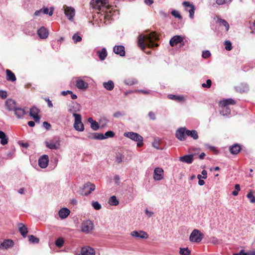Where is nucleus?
<instances>
[{
    "mask_svg": "<svg viewBox=\"0 0 255 255\" xmlns=\"http://www.w3.org/2000/svg\"><path fill=\"white\" fill-rule=\"evenodd\" d=\"M168 98L169 99L173 100L176 101L181 102L184 100V98L183 96H180L172 94L168 95Z\"/></svg>",
    "mask_w": 255,
    "mask_h": 255,
    "instance_id": "c9c22d12",
    "label": "nucleus"
},
{
    "mask_svg": "<svg viewBox=\"0 0 255 255\" xmlns=\"http://www.w3.org/2000/svg\"><path fill=\"white\" fill-rule=\"evenodd\" d=\"M233 255H248L247 254V253H245L244 250H242L238 253L234 254Z\"/></svg>",
    "mask_w": 255,
    "mask_h": 255,
    "instance_id": "774afa93",
    "label": "nucleus"
},
{
    "mask_svg": "<svg viewBox=\"0 0 255 255\" xmlns=\"http://www.w3.org/2000/svg\"><path fill=\"white\" fill-rule=\"evenodd\" d=\"M37 34L42 39H45L48 36V30L44 27H41L37 30Z\"/></svg>",
    "mask_w": 255,
    "mask_h": 255,
    "instance_id": "412c9836",
    "label": "nucleus"
},
{
    "mask_svg": "<svg viewBox=\"0 0 255 255\" xmlns=\"http://www.w3.org/2000/svg\"><path fill=\"white\" fill-rule=\"evenodd\" d=\"M19 231L21 235L23 237H25L28 233L27 229L26 227L22 223H19L18 225Z\"/></svg>",
    "mask_w": 255,
    "mask_h": 255,
    "instance_id": "bb28decb",
    "label": "nucleus"
},
{
    "mask_svg": "<svg viewBox=\"0 0 255 255\" xmlns=\"http://www.w3.org/2000/svg\"><path fill=\"white\" fill-rule=\"evenodd\" d=\"M72 39L75 43L80 42L82 40V37L80 36L77 35L76 34H74L72 36Z\"/></svg>",
    "mask_w": 255,
    "mask_h": 255,
    "instance_id": "4d7b16f0",
    "label": "nucleus"
},
{
    "mask_svg": "<svg viewBox=\"0 0 255 255\" xmlns=\"http://www.w3.org/2000/svg\"><path fill=\"white\" fill-rule=\"evenodd\" d=\"M169 44L172 47L178 44H181L183 45H184L183 38L181 36L175 35L170 39Z\"/></svg>",
    "mask_w": 255,
    "mask_h": 255,
    "instance_id": "9b49d317",
    "label": "nucleus"
},
{
    "mask_svg": "<svg viewBox=\"0 0 255 255\" xmlns=\"http://www.w3.org/2000/svg\"><path fill=\"white\" fill-rule=\"evenodd\" d=\"M124 157L125 156L123 154L119 152L116 154L115 161L118 164H120L122 162Z\"/></svg>",
    "mask_w": 255,
    "mask_h": 255,
    "instance_id": "58836bf2",
    "label": "nucleus"
},
{
    "mask_svg": "<svg viewBox=\"0 0 255 255\" xmlns=\"http://www.w3.org/2000/svg\"><path fill=\"white\" fill-rule=\"evenodd\" d=\"M236 91L240 93H245L249 91V87L247 84L242 83L236 87Z\"/></svg>",
    "mask_w": 255,
    "mask_h": 255,
    "instance_id": "393cba45",
    "label": "nucleus"
},
{
    "mask_svg": "<svg viewBox=\"0 0 255 255\" xmlns=\"http://www.w3.org/2000/svg\"><path fill=\"white\" fill-rule=\"evenodd\" d=\"M0 143L2 145H5L8 142V138L7 137L5 133L1 131L0 130Z\"/></svg>",
    "mask_w": 255,
    "mask_h": 255,
    "instance_id": "473e14b6",
    "label": "nucleus"
},
{
    "mask_svg": "<svg viewBox=\"0 0 255 255\" xmlns=\"http://www.w3.org/2000/svg\"><path fill=\"white\" fill-rule=\"evenodd\" d=\"M45 144L47 148L50 149H58L60 147V140L59 137H54L49 141H45Z\"/></svg>",
    "mask_w": 255,
    "mask_h": 255,
    "instance_id": "7ed1b4c3",
    "label": "nucleus"
},
{
    "mask_svg": "<svg viewBox=\"0 0 255 255\" xmlns=\"http://www.w3.org/2000/svg\"><path fill=\"white\" fill-rule=\"evenodd\" d=\"M130 235L132 237L140 239H146L147 238V233L142 231H140L139 232L136 231H134L131 232Z\"/></svg>",
    "mask_w": 255,
    "mask_h": 255,
    "instance_id": "a211bd4d",
    "label": "nucleus"
},
{
    "mask_svg": "<svg viewBox=\"0 0 255 255\" xmlns=\"http://www.w3.org/2000/svg\"><path fill=\"white\" fill-rule=\"evenodd\" d=\"M247 198L250 200V202L252 203H255V197L253 195L252 191H251L247 195Z\"/></svg>",
    "mask_w": 255,
    "mask_h": 255,
    "instance_id": "49530a36",
    "label": "nucleus"
},
{
    "mask_svg": "<svg viewBox=\"0 0 255 255\" xmlns=\"http://www.w3.org/2000/svg\"><path fill=\"white\" fill-rule=\"evenodd\" d=\"M218 22L220 26H223L225 27L226 31H228L230 26L228 22L226 20L218 18Z\"/></svg>",
    "mask_w": 255,
    "mask_h": 255,
    "instance_id": "f704fd0d",
    "label": "nucleus"
},
{
    "mask_svg": "<svg viewBox=\"0 0 255 255\" xmlns=\"http://www.w3.org/2000/svg\"><path fill=\"white\" fill-rule=\"evenodd\" d=\"M171 14L173 16H174L175 17L178 18L179 19H181L182 18L181 15L179 13V12L176 10H173L171 11Z\"/></svg>",
    "mask_w": 255,
    "mask_h": 255,
    "instance_id": "6e6d98bb",
    "label": "nucleus"
},
{
    "mask_svg": "<svg viewBox=\"0 0 255 255\" xmlns=\"http://www.w3.org/2000/svg\"><path fill=\"white\" fill-rule=\"evenodd\" d=\"M186 134L188 136L192 137L194 139H197L199 138V136L197 131L195 130H189L187 129Z\"/></svg>",
    "mask_w": 255,
    "mask_h": 255,
    "instance_id": "7c9ffc66",
    "label": "nucleus"
},
{
    "mask_svg": "<svg viewBox=\"0 0 255 255\" xmlns=\"http://www.w3.org/2000/svg\"><path fill=\"white\" fill-rule=\"evenodd\" d=\"M48 163L49 157L47 155H43L41 156L38 159V165L41 168H45L47 167Z\"/></svg>",
    "mask_w": 255,
    "mask_h": 255,
    "instance_id": "f8f14e48",
    "label": "nucleus"
},
{
    "mask_svg": "<svg viewBox=\"0 0 255 255\" xmlns=\"http://www.w3.org/2000/svg\"><path fill=\"white\" fill-rule=\"evenodd\" d=\"M115 135V133L112 131H107L105 134L104 135V139L107 138L108 137H113Z\"/></svg>",
    "mask_w": 255,
    "mask_h": 255,
    "instance_id": "3c124183",
    "label": "nucleus"
},
{
    "mask_svg": "<svg viewBox=\"0 0 255 255\" xmlns=\"http://www.w3.org/2000/svg\"><path fill=\"white\" fill-rule=\"evenodd\" d=\"M182 4L185 8V10L189 11L190 18H193L194 17L195 10L194 5L187 1H184L182 3Z\"/></svg>",
    "mask_w": 255,
    "mask_h": 255,
    "instance_id": "1a4fd4ad",
    "label": "nucleus"
},
{
    "mask_svg": "<svg viewBox=\"0 0 255 255\" xmlns=\"http://www.w3.org/2000/svg\"><path fill=\"white\" fill-rule=\"evenodd\" d=\"M94 139H97V140L104 139V134L101 133L95 132V133H94Z\"/></svg>",
    "mask_w": 255,
    "mask_h": 255,
    "instance_id": "09e8293b",
    "label": "nucleus"
},
{
    "mask_svg": "<svg viewBox=\"0 0 255 255\" xmlns=\"http://www.w3.org/2000/svg\"><path fill=\"white\" fill-rule=\"evenodd\" d=\"M15 104V102L11 99H7L5 102V105L7 109L10 111L15 110V108H16Z\"/></svg>",
    "mask_w": 255,
    "mask_h": 255,
    "instance_id": "6ab92c4d",
    "label": "nucleus"
},
{
    "mask_svg": "<svg viewBox=\"0 0 255 255\" xmlns=\"http://www.w3.org/2000/svg\"><path fill=\"white\" fill-rule=\"evenodd\" d=\"M221 108L220 113L222 116H228L231 115V110L229 108V106H224L221 104Z\"/></svg>",
    "mask_w": 255,
    "mask_h": 255,
    "instance_id": "c756f323",
    "label": "nucleus"
},
{
    "mask_svg": "<svg viewBox=\"0 0 255 255\" xmlns=\"http://www.w3.org/2000/svg\"><path fill=\"white\" fill-rule=\"evenodd\" d=\"M241 148L239 144L236 143L229 148L230 152L233 154H237L241 150Z\"/></svg>",
    "mask_w": 255,
    "mask_h": 255,
    "instance_id": "a878e982",
    "label": "nucleus"
},
{
    "mask_svg": "<svg viewBox=\"0 0 255 255\" xmlns=\"http://www.w3.org/2000/svg\"><path fill=\"white\" fill-rule=\"evenodd\" d=\"M203 239V235L197 229H194L191 233L189 237V240L192 243H198L200 242Z\"/></svg>",
    "mask_w": 255,
    "mask_h": 255,
    "instance_id": "423d86ee",
    "label": "nucleus"
},
{
    "mask_svg": "<svg viewBox=\"0 0 255 255\" xmlns=\"http://www.w3.org/2000/svg\"><path fill=\"white\" fill-rule=\"evenodd\" d=\"M73 116L75 118L74 128L77 131H83L84 130V126L81 121L82 117L81 115L74 113Z\"/></svg>",
    "mask_w": 255,
    "mask_h": 255,
    "instance_id": "20e7f679",
    "label": "nucleus"
},
{
    "mask_svg": "<svg viewBox=\"0 0 255 255\" xmlns=\"http://www.w3.org/2000/svg\"><path fill=\"white\" fill-rule=\"evenodd\" d=\"M42 13H43L42 9H40L39 10H36L34 12V15L36 16H40Z\"/></svg>",
    "mask_w": 255,
    "mask_h": 255,
    "instance_id": "338daca9",
    "label": "nucleus"
},
{
    "mask_svg": "<svg viewBox=\"0 0 255 255\" xmlns=\"http://www.w3.org/2000/svg\"><path fill=\"white\" fill-rule=\"evenodd\" d=\"M13 242L11 240H5L0 245V249H7L13 247Z\"/></svg>",
    "mask_w": 255,
    "mask_h": 255,
    "instance_id": "b1692460",
    "label": "nucleus"
},
{
    "mask_svg": "<svg viewBox=\"0 0 255 255\" xmlns=\"http://www.w3.org/2000/svg\"><path fill=\"white\" fill-rule=\"evenodd\" d=\"M92 205L93 208L96 210H99L101 209V204L97 201H93Z\"/></svg>",
    "mask_w": 255,
    "mask_h": 255,
    "instance_id": "8fccbe9b",
    "label": "nucleus"
},
{
    "mask_svg": "<svg viewBox=\"0 0 255 255\" xmlns=\"http://www.w3.org/2000/svg\"><path fill=\"white\" fill-rule=\"evenodd\" d=\"M6 80L8 81L14 82L16 81V78L14 74L10 70L6 69Z\"/></svg>",
    "mask_w": 255,
    "mask_h": 255,
    "instance_id": "c85d7f7f",
    "label": "nucleus"
},
{
    "mask_svg": "<svg viewBox=\"0 0 255 255\" xmlns=\"http://www.w3.org/2000/svg\"><path fill=\"white\" fill-rule=\"evenodd\" d=\"M211 55L210 52L208 50H205L202 52V57L204 58H208Z\"/></svg>",
    "mask_w": 255,
    "mask_h": 255,
    "instance_id": "bf43d9fd",
    "label": "nucleus"
},
{
    "mask_svg": "<svg viewBox=\"0 0 255 255\" xmlns=\"http://www.w3.org/2000/svg\"><path fill=\"white\" fill-rule=\"evenodd\" d=\"M91 128L94 130H97L99 128V124L94 121L91 124Z\"/></svg>",
    "mask_w": 255,
    "mask_h": 255,
    "instance_id": "603ef678",
    "label": "nucleus"
},
{
    "mask_svg": "<svg viewBox=\"0 0 255 255\" xmlns=\"http://www.w3.org/2000/svg\"><path fill=\"white\" fill-rule=\"evenodd\" d=\"M148 116L149 118L152 120H155L156 119V117L155 114L152 112L150 111L148 113Z\"/></svg>",
    "mask_w": 255,
    "mask_h": 255,
    "instance_id": "052dcab7",
    "label": "nucleus"
},
{
    "mask_svg": "<svg viewBox=\"0 0 255 255\" xmlns=\"http://www.w3.org/2000/svg\"><path fill=\"white\" fill-rule=\"evenodd\" d=\"M28 239L29 242L33 244H38L39 242V239L33 235L29 236Z\"/></svg>",
    "mask_w": 255,
    "mask_h": 255,
    "instance_id": "79ce46f5",
    "label": "nucleus"
},
{
    "mask_svg": "<svg viewBox=\"0 0 255 255\" xmlns=\"http://www.w3.org/2000/svg\"><path fill=\"white\" fill-rule=\"evenodd\" d=\"M81 228L83 232L89 233L93 229L94 225L92 221L87 220L82 223Z\"/></svg>",
    "mask_w": 255,
    "mask_h": 255,
    "instance_id": "0eeeda50",
    "label": "nucleus"
},
{
    "mask_svg": "<svg viewBox=\"0 0 255 255\" xmlns=\"http://www.w3.org/2000/svg\"><path fill=\"white\" fill-rule=\"evenodd\" d=\"M158 40V37L155 33H151L145 36L140 34L138 38V45L143 50L146 46L149 48H154L158 46L155 41Z\"/></svg>",
    "mask_w": 255,
    "mask_h": 255,
    "instance_id": "f257e3e1",
    "label": "nucleus"
},
{
    "mask_svg": "<svg viewBox=\"0 0 255 255\" xmlns=\"http://www.w3.org/2000/svg\"><path fill=\"white\" fill-rule=\"evenodd\" d=\"M125 137H128L130 139L137 142V146L140 147L143 145V138L140 134L136 132L132 131L126 132L124 133Z\"/></svg>",
    "mask_w": 255,
    "mask_h": 255,
    "instance_id": "f03ea898",
    "label": "nucleus"
},
{
    "mask_svg": "<svg viewBox=\"0 0 255 255\" xmlns=\"http://www.w3.org/2000/svg\"><path fill=\"white\" fill-rule=\"evenodd\" d=\"M125 84L127 85H133L137 83V81L135 79H128L124 81Z\"/></svg>",
    "mask_w": 255,
    "mask_h": 255,
    "instance_id": "ea45409f",
    "label": "nucleus"
},
{
    "mask_svg": "<svg viewBox=\"0 0 255 255\" xmlns=\"http://www.w3.org/2000/svg\"><path fill=\"white\" fill-rule=\"evenodd\" d=\"M187 128L185 127L180 128L176 131V137L180 141H184L186 138Z\"/></svg>",
    "mask_w": 255,
    "mask_h": 255,
    "instance_id": "6e6552de",
    "label": "nucleus"
},
{
    "mask_svg": "<svg viewBox=\"0 0 255 255\" xmlns=\"http://www.w3.org/2000/svg\"><path fill=\"white\" fill-rule=\"evenodd\" d=\"M99 122H100V124L101 125V127L104 128L106 126V125L108 122V120L106 118H104L101 119L100 120Z\"/></svg>",
    "mask_w": 255,
    "mask_h": 255,
    "instance_id": "864d4df0",
    "label": "nucleus"
},
{
    "mask_svg": "<svg viewBox=\"0 0 255 255\" xmlns=\"http://www.w3.org/2000/svg\"><path fill=\"white\" fill-rule=\"evenodd\" d=\"M179 161L182 162H184L187 164H191L193 161V155L189 154L185 155L183 156L179 157Z\"/></svg>",
    "mask_w": 255,
    "mask_h": 255,
    "instance_id": "f3484780",
    "label": "nucleus"
},
{
    "mask_svg": "<svg viewBox=\"0 0 255 255\" xmlns=\"http://www.w3.org/2000/svg\"><path fill=\"white\" fill-rule=\"evenodd\" d=\"M70 211L67 208H63L59 211L58 214L61 219H65L70 214Z\"/></svg>",
    "mask_w": 255,
    "mask_h": 255,
    "instance_id": "5701e85b",
    "label": "nucleus"
},
{
    "mask_svg": "<svg viewBox=\"0 0 255 255\" xmlns=\"http://www.w3.org/2000/svg\"><path fill=\"white\" fill-rule=\"evenodd\" d=\"M39 112V110L35 107L31 108L29 112L30 116L33 118L37 123H39L40 121V116L38 115Z\"/></svg>",
    "mask_w": 255,
    "mask_h": 255,
    "instance_id": "9d476101",
    "label": "nucleus"
},
{
    "mask_svg": "<svg viewBox=\"0 0 255 255\" xmlns=\"http://www.w3.org/2000/svg\"><path fill=\"white\" fill-rule=\"evenodd\" d=\"M82 255H95V253L93 249L90 247H85L81 249Z\"/></svg>",
    "mask_w": 255,
    "mask_h": 255,
    "instance_id": "4be33fe9",
    "label": "nucleus"
},
{
    "mask_svg": "<svg viewBox=\"0 0 255 255\" xmlns=\"http://www.w3.org/2000/svg\"><path fill=\"white\" fill-rule=\"evenodd\" d=\"M236 104V101L232 99H227L223 100L221 102V104L224 106H229V105H234Z\"/></svg>",
    "mask_w": 255,
    "mask_h": 255,
    "instance_id": "e433bc0d",
    "label": "nucleus"
},
{
    "mask_svg": "<svg viewBox=\"0 0 255 255\" xmlns=\"http://www.w3.org/2000/svg\"><path fill=\"white\" fill-rule=\"evenodd\" d=\"M233 0H216V3L218 5L229 4Z\"/></svg>",
    "mask_w": 255,
    "mask_h": 255,
    "instance_id": "a18cd8bd",
    "label": "nucleus"
},
{
    "mask_svg": "<svg viewBox=\"0 0 255 255\" xmlns=\"http://www.w3.org/2000/svg\"><path fill=\"white\" fill-rule=\"evenodd\" d=\"M76 85L79 89L82 90H85L88 87V84L79 78L76 80Z\"/></svg>",
    "mask_w": 255,
    "mask_h": 255,
    "instance_id": "dca6fc26",
    "label": "nucleus"
},
{
    "mask_svg": "<svg viewBox=\"0 0 255 255\" xmlns=\"http://www.w3.org/2000/svg\"><path fill=\"white\" fill-rule=\"evenodd\" d=\"M7 94L6 91L0 90V97L1 99H4L7 97Z\"/></svg>",
    "mask_w": 255,
    "mask_h": 255,
    "instance_id": "13d9d810",
    "label": "nucleus"
},
{
    "mask_svg": "<svg viewBox=\"0 0 255 255\" xmlns=\"http://www.w3.org/2000/svg\"><path fill=\"white\" fill-rule=\"evenodd\" d=\"M109 203L112 206H117L119 204V201L115 196H112L109 199Z\"/></svg>",
    "mask_w": 255,
    "mask_h": 255,
    "instance_id": "4c0bfd02",
    "label": "nucleus"
},
{
    "mask_svg": "<svg viewBox=\"0 0 255 255\" xmlns=\"http://www.w3.org/2000/svg\"><path fill=\"white\" fill-rule=\"evenodd\" d=\"M95 185L94 184L88 182L85 183L83 187L80 189V193L85 196H88L95 190Z\"/></svg>",
    "mask_w": 255,
    "mask_h": 255,
    "instance_id": "39448f33",
    "label": "nucleus"
},
{
    "mask_svg": "<svg viewBox=\"0 0 255 255\" xmlns=\"http://www.w3.org/2000/svg\"><path fill=\"white\" fill-rule=\"evenodd\" d=\"M225 48L227 51H230L232 49V43L230 40H226L224 42Z\"/></svg>",
    "mask_w": 255,
    "mask_h": 255,
    "instance_id": "c03bdc74",
    "label": "nucleus"
},
{
    "mask_svg": "<svg viewBox=\"0 0 255 255\" xmlns=\"http://www.w3.org/2000/svg\"><path fill=\"white\" fill-rule=\"evenodd\" d=\"M145 214L148 217H151L153 214V212H151V211H149L148 210L147 208L145 209Z\"/></svg>",
    "mask_w": 255,
    "mask_h": 255,
    "instance_id": "0e129e2a",
    "label": "nucleus"
},
{
    "mask_svg": "<svg viewBox=\"0 0 255 255\" xmlns=\"http://www.w3.org/2000/svg\"><path fill=\"white\" fill-rule=\"evenodd\" d=\"M212 84V81L211 80L208 79L206 81V83H203L202 86L203 88H209L211 87Z\"/></svg>",
    "mask_w": 255,
    "mask_h": 255,
    "instance_id": "5fc2aeb1",
    "label": "nucleus"
},
{
    "mask_svg": "<svg viewBox=\"0 0 255 255\" xmlns=\"http://www.w3.org/2000/svg\"><path fill=\"white\" fill-rule=\"evenodd\" d=\"M64 13L69 20L72 21L75 14V9L71 6H66Z\"/></svg>",
    "mask_w": 255,
    "mask_h": 255,
    "instance_id": "ddd939ff",
    "label": "nucleus"
},
{
    "mask_svg": "<svg viewBox=\"0 0 255 255\" xmlns=\"http://www.w3.org/2000/svg\"><path fill=\"white\" fill-rule=\"evenodd\" d=\"M53 7H51L50 11L48 7H44L43 9H42V12L44 14H48L49 16H52L53 13Z\"/></svg>",
    "mask_w": 255,
    "mask_h": 255,
    "instance_id": "a19ab883",
    "label": "nucleus"
},
{
    "mask_svg": "<svg viewBox=\"0 0 255 255\" xmlns=\"http://www.w3.org/2000/svg\"><path fill=\"white\" fill-rule=\"evenodd\" d=\"M45 100L47 102L48 107L52 108L53 107V104L49 98H45Z\"/></svg>",
    "mask_w": 255,
    "mask_h": 255,
    "instance_id": "69168bd1",
    "label": "nucleus"
},
{
    "mask_svg": "<svg viewBox=\"0 0 255 255\" xmlns=\"http://www.w3.org/2000/svg\"><path fill=\"white\" fill-rule=\"evenodd\" d=\"M114 52L121 56H124L125 55V47L122 45L115 46L113 48Z\"/></svg>",
    "mask_w": 255,
    "mask_h": 255,
    "instance_id": "aec40b11",
    "label": "nucleus"
},
{
    "mask_svg": "<svg viewBox=\"0 0 255 255\" xmlns=\"http://www.w3.org/2000/svg\"><path fill=\"white\" fill-rule=\"evenodd\" d=\"M153 178L155 180L159 181L163 178V170L160 167L155 168L153 172Z\"/></svg>",
    "mask_w": 255,
    "mask_h": 255,
    "instance_id": "4468645a",
    "label": "nucleus"
},
{
    "mask_svg": "<svg viewBox=\"0 0 255 255\" xmlns=\"http://www.w3.org/2000/svg\"><path fill=\"white\" fill-rule=\"evenodd\" d=\"M97 53L99 55V58L101 60L103 61L105 59L106 57L107 56V52L106 49L105 48H103L102 49L101 51H98Z\"/></svg>",
    "mask_w": 255,
    "mask_h": 255,
    "instance_id": "72a5a7b5",
    "label": "nucleus"
},
{
    "mask_svg": "<svg viewBox=\"0 0 255 255\" xmlns=\"http://www.w3.org/2000/svg\"><path fill=\"white\" fill-rule=\"evenodd\" d=\"M108 3V0H92L91 4L95 9H100L101 6H105Z\"/></svg>",
    "mask_w": 255,
    "mask_h": 255,
    "instance_id": "2eb2a0df",
    "label": "nucleus"
},
{
    "mask_svg": "<svg viewBox=\"0 0 255 255\" xmlns=\"http://www.w3.org/2000/svg\"><path fill=\"white\" fill-rule=\"evenodd\" d=\"M120 176L118 175H115L114 177V180L115 181V182L116 183V184L117 185H119L120 184Z\"/></svg>",
    "mask_w": 255,
    "mask_h": 255,
    "instance_id": "e2e57ef3",
    "label": "nucleus"
},
{
    "mask_svg": "<svg viewBox=\"0 0 255 255\" xmlns=\"http://www.w3.org/2000/svg\"><path fill=\"white\" fill-rule=\"evenodd\" d=\"M103 85L104 87L109 91L112 90L114 88V83L112 80H109L107 82H104Z\"/></svg>",
    "mask_w": 255,
    "mask_h": 255,
    "instance_id": "2f4dec72",
    "label": "nucleus"
},
{
    "mask_svg": "<svg viewBox=\"0 0 255 255\" xmlns=\"http://www.w3.org/2000/svg\"><path fill=\"white\" fill-rule=\"evenodd\" d=\"M179 253L181 255H190L191 252L186 248H180Z\"/></svg>",
    "mask_w": 255,
    "mask_h": 255,
    "instance_id": "37998d69",
    "label": "nucleus"
},
{
    "mask_svg": "<svg viewBox=\"0 0 255 255\" xmlns=\"http://www.w3.org/2000/svg\"><path fill=\"white\" fill-rule=\"evenodd\" d=\"M43 127L45 128L46 129H49L51 128V125L48 123L47 122H44L43 123Z\"/></svg>",
    "mask_w": 255,
    "mask_h": 255,
    "instance_id": "680f3d73",
    "label": "nucleus"
},
{
    "mask_svg": "<svg viewBox=\"0 0 255 255\" xmlns=\"http://www.w3.org/2000/svg\"><path fill=\"white\" fill-rule=\"evenodd\" d=\"M15 116L18 119L22 118L25 114V112L23 109L20 108H16L13 111Z\"/></svg>",
    "mask_w": 255,
    "mask_h": 255,
    "instance_id": "cd10ccee",
    "label": "nucleus"
},
{
    "mask_svg": "<svg viewBox=\"0 0 255 255\" xmlns=\"http://www.w3.org/2000/svg\"><path fill=\"white\" fill-rule=\"evenodd\" d=\"M64 244V240L62 238H58L55 241V245L58 248H61L63 246Z\"/></svg>",
    "mask_w": 255,
    "mask_h": 255,
    "instance_id": "de8ad7c7",
    "label": "nucleus"
}]
</instances>
